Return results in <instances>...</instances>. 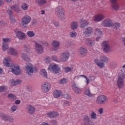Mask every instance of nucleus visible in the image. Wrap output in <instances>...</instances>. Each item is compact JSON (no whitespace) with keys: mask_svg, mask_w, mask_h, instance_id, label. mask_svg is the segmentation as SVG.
<instances>
[{"mask_svg":"<svg viewBox=\"0 0 125 125\" xmlns=\"http://www.w3.org/2000/svg\"><path fill=\"white\" fill-rule=\"evenodd\" d=\"M4 4V0H0V6L3 5Z\"/></svg>","mask_w":125,"mask_h":125,"instance_id":"obj_63","label":"nucleus"},{"mask_svg":"<svg viewBox=\"0 0 125 125\" xmlns=\"http://www.w3.org/2000/svg\"><path fill=\"white\" fill-rule=\"evenodd\" d=\"M14 32L19 40H25L27 37L24 32L21 31H19L17 28L15 29Z\"/></svg>","mask_w":125,"mask_h":125,"instance_id":"obj_13","label":"nucleus"},{"mask_svg":"<svg viewBox=\"0 0 125 125\" xmlns=\"http://www.w3.org/2000/svg\"><path fill=\"white\" fill-rule=\"evenodd\" d=\"M21 83V81L19 80H11L9 82V84L11 85V86H14L15 85H17V84H19Z\"/></svg>","mask_w":125,"mask_h":125,"instance_id":"obj_28","label":"nucleus"},{"mask_svg":"<svg viewBox=\"0 0 125 125\" xmlns=\"http://www.w3.org/2000/svg\"><path fill=\"white\" fill-rule=\"evenodd\" d=\"M9 116L3 113H0V117H1L2 120H3V121H4V122H7Z\"/></svg>","mask_w":125,"mask_h":125,"instance_id":"obj_34","label":"nucleus"},{"mask_svg":"<svg viewBox=\"0 0 125 125\" xmlns=\"http://www.w3.org/2000/svg\"><path fill=\"white\" fill-rule=\"evenodd\" d=\"M7 122H10V123H14V118L9 116V117L8 118Z\"/></svg>","mask_w":125,"mask_h":125,"instance_id":"obj_55","label":"nucleus"},{"mask_svg":"<svg viewBox=\"0 0 125 125\" xmlns=\"http://www.w3.org/2000/svg\"><path fill=\"white\" fill-rule=\"evenodd\" d=\"M79 77H83V78H84L85 79L86 81V84H88L90 82H92V81H94V80H95V77H94V76H90L88 78H87L86 76L81 75Z\"/></svg>","mask_w":125,"mask_h":125,"instance_id":"obj_26","label":"nucleus"},{"mask_svg":"<svg viewBox=\"0 0 125 125\" xmlns=\"http://www.w3.org/2000/svg\"><path fill=\"white\" fill-rule=\"evenodd\" d=\"M35 50L38 54H42L43 52V47L39 43V41L35 42Z\"/></svg>","mask_w":125,"mask_h":125,"instance_id":"obj_11","label":"nucleus"},{"mask_svg":"<svg viewBox=\"0 0 125 125\" xmlns=\"http://www.w3.org/2000/svg\"><path fill=\"white\" fill-rule=\"evenodd\" d=\"M3 62V65H4L5 67H11V64H10V62H11V58L10 57H7L5 58Z\"/></svg>","mask_w":125,"mask_h":125,"instance_id":"obj_20","label":"nucleus"},{"mask_svg":"<svg viewBox=\"0 0 125 125\" xmlns=\"http://www.w3.org/2000/svg\"><path fill=\"white\" fill-rule=\"evenodd\" d=\"M69 36L71 38H76L77 36V33L76 31H71L69 33Z\"/></svg>","mask_w":125,"mask_h":125,"instance_id":"obj_43","label":"nucleus"},{"mask_svg":"<svg viewBox=\"0 0 125 125\" xmlns=\"http://www.w3.org/2000/svg\"><path fill=\"white\" fill-rule=\"evenodd\" d=\"M64 98H65V99H70L71 98V96L68 95V94H64L63 95Z\"/></svg>","mask_w":125,"mask_h":125,"instance_id":"obj_56","label":"nucleus"},{"mask_svg":"<svg viewBox=\"0 0 125 125\" xmlns=\"http://www.w3.org/2000/svg\"><path fill=\"white\" fill-rule=\"evenodd\" d=\"M51 59L53 60V61H55V62H57L58 63H61L60 59H59L58 57L57 56H55V55L52 56Z\"/></svg>","mask_w":125,"mask_h":125,"instance_id":"obj_41","label":"nucleus"},{"mask_svg":"<svg viewBox=\"0 0 125 125\" xmlns=\"http://www.w3.org/2000/svg\"><path fill=\"white\" fill-rule=\"evenodd\" d=\"M8 97L11 98V99H13L14 100H16V96L13 95V94H9L8 95Z\"/></svg>","mask_w":125,"mask_h":125,"instance_id":"obj_50","label":"nucleus"},{"mask_svg":"<svg viewBox=\"0 0 125 125\" xmlns=\"http://www.w3.org/2000/svg\"><path fill=\"white\" fill-rule=\"evenodd\" d=\"M53 24L55 26V27H56L57 28H58V27L59 26V22L57 21H54Z\"/></svg>","mask_w":125,"mask_h":125,"instance_id":"obj_59","label":"nucleus"},{"mask_svg":"<svg viewBox=\"0 0 125 125\" xmlns=\"http://www.w3.org/2000/svg\"><path fill=\"white\" fill-rule=\"evenodd\" d=\"M94 62L98 65V67H99V68H104V66L105 65L104 62H100V60H99V59H95Z\"/></svg>","mask_w":125,"mask_h":125,"instance_id":"obj_30","label":"nucleus"},{"mask_svg":"<svg viewBox=\"0 0 125 125\" xmlns=\"http://www.w3.org/2000/svg\"><path fill=\"white\" fill-rule=\"evenodd\" d=\"M26 34L29 38H33L34 36H36L35 32L32 31H27Z\"/></svg>","mask_w":125,"mask_h":125,"instance_id":"obj_39","label":"nucleus"},{"mask_svg":"<svg viewBox=\"0 0 125 125\" xmlns=\"http://www.w3.org/2000/svg\"><path fill=\"white\" fill-rule=\"evenodd\" d=\"M10 8L12 10L14 9L15 11L17 13H19V12L21 11V9L20 8V6H19V5L16 4L15 5L11 6H10Z\"/></svg>","mask_w":125,"mask_h":125,"instance_id":"obj_29","label":"nucleus"},{"mask_svg":"<svg viewBox=\"0 0 125 125\" xmlns=\"http://www.w3.org/2000/svg\"><path fill=\"white\" fill-rule=\"evenodd\" d=\"M31 20H32V19L30 16L25 15L23 16L21 19V24H22L23 27L27 28V25L31 22Z\"/></svg>","mask_w":125,"mask_h":125,"instance_id":"obj_8","label":"nucleus"},{"mask_svg":"<svg viewBox=\"0 0 125 125\" xmlns=\"http://www.w3.org/2000/svg\"><path fill=\"white\" fill-rule=\"evenodd\" d=\"M102 49L104 52L108 53L111 51V45L108 41H104L101 44Z\"/></svg>","mask_w":125,"mask_h":125,"instance_id":"obj_7","label":"nucleus"},{"mask_svg":"<svg viewBox=\"0 0 125 125\" xmlns=\"http://www.w3.org/2000/svg\"><path fill=\"white\" fill-rule=\"evenodd\" d=\"M11 71L13 74L17 75V76L21 75L22 73V71H21V69H20V67L15 64L12 65Z\"/></svg>","mask_w":125,"mask_h":125,"instance_id":"obj_12","label":"nucleus"},{"mask_svg":"<svg viewBox=\"0 0 125 125\" xmlns=\"http://www.w3.org/2000/svg\"><path fill=\"white\" fill-rule=\"evenodd\" d=\"M51 88V85L50 83L48 82H43L42 84V92L46 93L50 90Z\"/></svg>","mask_w":125,"mask_h":125,"instance_id":"obj_9","label":"nucleus"},{"mask_svg":"<svg viewBox=\"0 0 125 125\" xmlns=\"http://www.w3.org/2000/svg\"><path fill=\"white\" fill-rule=\"evenodd\" d=\"M84 123H87V122L90 121L89 117L87 115H85L83 117Z\"/></svg>","mask_w":125,"mask_h":125,"instance_id":"obj_45","label":"nucleus"},{"mask_svg":"<svg viewBox=\"0 0 125 125\" xmlns=\"http://www.w3.org/2000/svg\"><path fill=\"white\" fill-rule=\"evenodd\" d=\"M24 48L25 52H29V50H30V47L29 46V45L27 44L24 45Z\"/></svg>","mask_w":125,"mask_h":125,"instance_id":"obj_51","label":"nucleus"},{"mask_svg":"<svg viewBox=\"0 0 125 125\" xmlns=\"http://www.w3.org/2000/svg\"><path fill=\"white\" fill-rule=\"evenodd\" d=\"M10 20L13 23H15V22H16V21H15V19H14V17H10Z\"/></svg>","mask_w":125,"mask_h":125,"instance_id":"obj_60","label":"nucleus"},{"mask_svg":"<svg viewBox=\"0 0 125 125\" xmlns=\"http://www.w3.org/2000/svg\"><path fill=\"white\" fill-rule=\"evenodd\" d=\"M78 52L82 56H85L87 53V50L83 47H81L79 49Z\"/></svg>","mask_w":125,"mask_h":125,"instance_id":"obj_23","label":"nucleus"},{"mask_svg":"<svg viewBox=\"0 0 125 125\" xmlns=\"http://www.w3.org/2000/svg\"><path fill=\"white\" fill-rule=\"evenodd\" d=\"M2 49L3 51H6L8 49V44L2 43Z\"/></svg>","mask_w":125,"mask_h":125,"instance_id":"obj_42","label":"nucleus"},{"mask_svg":"<svg viewBox=\"0 0 125 125\" xmlns=\"http://www.w3.org/2000/svg\"><path fill=\"white\" fill-rule=\"evenodd\" d=\"M59 116V114L57 112L55 111H50L46 113V117L50 118V119H54Z\"/></svg>","mask_w":125,"mask_h":125,"instance_id":"obj_19","label":"nucleus"},{"mask_svg":"<svg viewBox=\"0 0 125 125\" xmlns=\"http://www.w3.org/2000/svg\"><path fill=\"white\" fill-rule=\"evenodd\" d=\"M84 94L85 95L88 96V97H93V96H94V94L90 92V90H89V88H86L85 89Z\"/></svg>","mask_w":125,"mask_h":125,"instance_id":"obj_31","label":"nucleus"},{"mask_svg":"<svg viewBox=\"0 0 125 125\" xmlns=\"http://www.w3.org/2000/svg\"><path fill=\"white\" fill-rule=\"evenodd\" d=\"M70 57V54L69 52H64L63 53L60 54V60L61 62H67L69 60Z\"/></svg>","mask_w":125,"mask_h":125,"instance_id":"obj_10","label":"nucleus"},{"mask_svg":"<svg viewBox=\"0 0 125 125\" xmlns=\"http://www.w3.org/2000/svg\"><path fill=\"white\" fill-rule=\"evenodd\" d=\"M85 42L88 46H93L95 44V41L91 38L86 39Z\"/></svg>","mask_w":125,"mask_h":125,"instance_id":"obj_24","label":"nucleus"},{"mask_svg":"<svg viewBox=\"0 0 125 125\" xmlns=\"http://www.w3.org/2000/svg\"><path fill=\"white\" fill-rule=\"evenodd\" d=\"M40 74L45 79H47V72H46V70H45V69H41L40 72Z\"/></svg>","mask_w":125,"mask_h":125,"instance_id":"obj_32","label":"nucleus"},{"mask_svg":"<svg viewBox=\"0 0 125 125\" xmlns=\"http://www.w3.org/2000/svg\"><path fill=\"white\" fill-rule=\"evenodd\" d=\"M100 60L101 61V62H103V63H106V64H108V62H109L110 59L109 58L105 56H101L100 57Z\"/></svg>","mask_w":125,"mask_h":125,"instance_id":"obj_27","label":"nucleus"},{"mask_svg":"<svg viewBox=\"0 0 125 125\" xmlns=\"http://www.w3.org/2000/svg\"><path fill=\"white\" fill-rule=\"evenodd\" d=\"M26 110L28 113V114H30L32 115L36 111V108H35V106L34 105H27L26 106Z\"/></svg>","mask_w":125,"mask_h":125,"instance_id":"obj_21","label":"nucleus"},{"mask_svg":"<svg viewBox=\"0 0 125 125\" xmlns=\"http://www.w3.org/2000/svg\"><path fill=\"white\" fill-rule=\"evenodd\" d=\"M105 18V16L103 14H99L93 17V21L95 22H101Z\"/></svg>","mask_w":125,"mask_h":125,"instance_id":"obj_15","label":"nucleus"},{"mask_svg":"<svg viewBox=\"0 0 125 125\" xmlns=\"http://www.w3.org/2000/svg\"><path fill=\"white\" fill-rule=\"evenodd\" d=\"M36 2L39 5H43L46 3V0H36Z\"/></svg>","mask_w":125,"mask_h":125,"instance_id":"obj_38","label":"nucleus"},{"mask_svg":"<svg viewBox=\"0 0 125 125\" xmlns=\"http://www.w3.org/2000/svg\"><path fill=\"white\" fill-rule=\"evenodd\" d=\"M98 112L100 115H101V114H103V108H100L98 109Z\"/></svg>","mask_w":125,"mask_h":125,"instance_id":"obj_61","label":"nucleus"},{"mask_svg":"<svg viewBox=\"0 0 125 125\" xmlns=\"http://www.w3.org/2000/svg\"><path fill=\"white\" fill-rule=\"evenodd\" d=\"M48 71L53 72L54 74H59V73H61V68H60V66H59L58 64L55 63L50 64L48 66Z\"/></svg>","mask_w":125,"mask_h":125,"instance_id":"obj_4","label":"nucleus"},{"mask_svg":"<svg viewBox=\"0 0 125 125\" xmlns=\"http://www.w3.org/2000/svg\"><path fill=\"white\" fill-rule=\"evenodd\" d=\"M93 31H94V29H93V27L91 26H88L87 27H86L83 30V34L84 37H86V38H89L93 34Z\"/></svg>","mask_w":125,"mask_h":125,"instance_id":"obj_6","label":"nucleus"},{"mask_svg":"<svg viewBox=\"0 0 125 125\" xmlns=\"http://www.w3.org/2000/svg\"><path fill=\"white\" fill-rule=\"evenodd\" d=\"M7 88L5 86H0V92H2L4 90H6Z\"/></svg>","mask_w":125,"mask_h":125,"instance_id":"obj_54","label":"nucleus"},{"mask_svg":"<svg viewBox=\"0 0 125 125\" xmlns=\"http://www.w3.org/2000/svg\"><path fill=\"white\" fill-rule=\"evenodd\" d=\"M125 78V69L122 68L118 75V78L117 82V86L119 88H123L125 85L124 79Z\"/></svg>","mask_w":125,"mask_h":125,"instance_id":"obj_1","label":"nucleus"},{"mask_svg":"<svg viewBox=\"0 0 125 125\" xmlns=\"http://www.w3.org/2000/svg\"><path fill=\"white\" fill-rule=\"evenodd\" d=\"M7 53L9 55H12V56H17V55H18V51L11 47L8 48L7 50Z\"/></svg>","mask_w":125,"mask_h":125,"instance_id":"obj_16","label":"nucleus"},{"mask_svg":"<svg viewBox=\"0 0 125 125\" xmlns=\"http://www.w3.org/2000/svg\"><path fill=\"white\" fill-rule=\"evenodd\" d=\"M21 7L22 10H28V9L29 8V4L26 3H23L21 6Z\"/></svg>","mask_w":125,"mask_h":125,"instance_id":"obj_37","label":"nucleus"},{"mask_svg":"<svg viewBox=\"0 0 125 125\" xmlns=\"http://www.w3.org/2000/svg\"><path fill=\"white\" fill-rule=\"evenodd\" d=\"M62 69L65 73H69V72H71V71H72V68L70 67H64Z\"/></svg>","mask_w":125,"mask_h":125,"instance_id":"obj_44","label":"nucleus"},{"mask_svg":"<svg viewBox=\"0 0 125 125\" xmlns=\"http://www.w3.org/2000/svg\"><path fill=\"white\" fill-rule=\"evenodd\" d=\"M2 41V43H8V42H10L11 40L9 38H3Z\"/></svg>","mask_w":125,"mask_h":125,"instance_id":"obj_49","label":"nucleus"},{"mask_svg":"<svg viewBox=\"0 0 125 125\" xmlns=\"http://www.w3.org/2000/svg\"><path fill=\"white\" fill-rule=\"evenodd\" d=\"M6 14L10 16L12 14V11H11V10L8 9V10H7Z\"/></svg>","mask_w":125,"mask_h":125,"instance_id":"obj_58","label":"nucleus"},{"mask_svg":"<svg viewBox=\"0 0 125 125\" xmlns=\"http://www.w3.org/2000/svg\"><path fill=\"white\" fill-rule=\"evenodd\" d=\"M63 106H70V104L68 101H64L63 104Z\"/></svg>","mask_w":125,"mask_h":125,"instance_id":"obj_57","label":"nucleus"},{"mask_svg":"<svg viewBox=\"0 0 125 125\" xmlns=\"http://www.w3.org/2000/svg\"><path fill=\"white\" fill-rule=\"evenodd\" d=\"M56 15L60 20L63 21L65 20V11L62 6H58L55 9Z\"/></svg>","mask_w":125,"mask_h":125,"instance_id":"obj_2","label":"nucleus"},{"mask_svg":"<svg viewBox=\"0 0 125 125\" xmlns=\"http://www.w3.org/2000/svg\"><path fill=\"white\" fill-rule=\"evenodd\" d=\"M70 28L72 30H76L78 28V22H72L70 25Z\"/></svg>","mask_w":125,"mask_h":125,"instance_id":"obj_36","label":"nucleus"},{"mask_svg":"<svg viewBox=\"0 0 125 125\" xmlns=\"http://www.w3.org/2000/svg\"><path fill=\"white\" fill-rule=\"evenodd\" d=\"M94 34L95 36H97V38H96V41L98 42L102 39V36L103 35V33H102V31L100 30L99 28H96L94 30Z\"/></svg>","mask_w":125,"mask_h":125,"instance_id":"obj_14","label":"nucleus"},{"mask_svg":"<svg viewBox=\"0 0 125 125\" xmlns=\"http://www.w3.org/2000/svg\"><path fill=\"white\" fill-rule=\"evenodd\" d=\"M119 7H120V6L119 5V4H118V3L114 4L112 5L113 9H114V10H116V11H117V10H118V9H119Z\"/></svg>","mask_w":125,"mask_h":125,"instance_id":"obj_46","label":"nucleus"},{"mask_svg":"<svg viewBox=\"0 0 125 125\" xmlns=\"http://www.w3.org/2000/svg\"><path fill=\"white\" fill-rule=\"evenodd\" d=\"M81 25L80 26V28H84V27H86V25L88 23L85 20H83V19H81L80 20Z\"/></svg>","mask_w":125,"mask_h":125,"instance_id":"obj_35","label":"nucleus"},{"mask_svg":"<svg viewBox=\"0 0 125 125\" xmlns=\"http://www.w3.org/2000/svg\"><path fill=\"white\" fill-rule=\"evenodd\" d=\"M52 45L53 46V50H57V47H59L60 46V42L56 40H54L51 43Z\"/></svg>","mask_w":125,"mask_h":125,"instance_id":"obj_25","label":"nucleus"},{"mask_svg":"<svg viewBox=\"0 0 125 125\" xmlns=\"http://www.w3.org/2000/svg\"><path fill=\"white\" fill-rule=\"evenodd\" d=\"M0 25H2L3 26H4V25H6V22L3 21H0Z\"/></svg>","mask_w":125,"mask_h":125,"instance_id":"obj_62","label":"nucleus"},{"mask_svg":"<svg viewBox=\"0 0 125 125\" xmlns=\"http://www.w3.org/2000/svg\"><path fill=\"white\" fill-rule=\"evenodd\" d=\"M101 24L102 26H104V27H112V26H113V21L107 19L104 20Z\"/></svg>","mask_w":125,"mask_h":125,"instance_id":"obj_18","label":"nucleus"},{"mask_svg":"<svg viewBox=\"0 0 125 125\" xmlns=\"http://www.w3.org/2000/svg\"><path fill=\"white\" fill-rule=\"evenodd\" d=\"M108 100L107 96L104 95H100L97 97L96 102L97 104H105V103L108 102Z\"/></svg>","mask_w":125,"mask_h":125,"instance_id":"obj_5","label":"nucleus"},{"mask_svg":"<svg viewBox=\"0 0 125 125\" xmlns=\"http://www.w3.org/2000/svg\"><path fill=\"white\" fill-rule=\"evenodd\" d=\"M90 118L92 120H96L97 119V115L94 111H91Z\"/></svg>","mask_w":125,"mask_h":125,"instance_id":"obj_40","label":"nucleus"},{"mask_svg":"<svg viewBox=\"0 0 125 125\" xmlns=\"http://www.w3.org/2000/svg\"><path fill=\"white\" fill-rule=\"evenodd\" d=\"M38 41V42H39V43L42 44L44 46H48V43H47V42L45 41Z\"/></svg>","mask_w":125,"mask_h":125,"instance_id":"obj_48","label":"nucleus"},{"mask_svg":"<svg viewBox=\"0 0 125 125\" xmlns=\"http://www.w3.org/2000/svg\"><path fill=\"white\" fill-rule=\"evenodd\" d=\"M67 83V80H66V79L63 78L62 80H61V81H60V83H61V84H64V83Z\"/></svg>","mask_w":125,"mask_h":125,"instance_id":"obj_53","label":"nucleus"},{"mask_svg":"<svg viewBox=\"0 0 125 125\" xmlns=\"http://www.w3.org/2000/svg\"><path fill=\"white\" fill-rule=\"evenodd\" d=\"M63 93L61 90H55L53 92V95L54 98H59L60 96H62Z\"/></svg>","mask_w":125,"mask_h":125,"instance_id":"obj_22","label":"nucleus"},{"mask_svg":"<svg viewBox=\"0 0 125 125\" xmlns=\"http://www.w3.org/2000/svg\"><path fill=\"white\" fill-rule=\"evenodd\" d=\"M112 26L115 29H120V28H121V24H120V23H113Z\"/></svg>","mask_w":125,"mask_h":125,"instance_id":"obj_47","label":"nucleus"},{"mask_svg":"<svg viewBox=\"0 0 125 125\" xmlns=\"http://www.w3.org/2000/svg\"><path fill=\"white\" fill-rule=\"evenodd\" d=\"M21 57L23 60H26V61H27L28 62H30L31 59H30V58H28V56H27V54L25 53H21Z\"/></svg>","mask_w":125,"mask_h":125,"instance_id":"obj_33","label":"nucleus"},{"mask_svg":"<svg viewBox=\"0 0 125 125\" xmlns=\"http://www.w3.org/2000/svg\"><path fill=\"white\" fill-rule=\"evenodd\" d=\"M72 88L77 94H81L82 93V88L76 84V83H72Z\"/></svg>","mask_w":125,"mask_h":125,"instance_id":"obj_17","label":"nucleus"},{"mask_svg":"<svg viewBox=\"0 0 125 125\" xmlns=\"http://www.w3.org/2000/svg\"><path fill=\"white\" fill-rule=\"evenodd\" d=\"M15 103V104H19L20 103H21V101H20L19 100H16Z\"/></svg>","mask_w":125,"mask_h":125,"instance_id":"obj_64","label":"nucleus"},{"mask_svg":"<svg viewBox=\"0 0 125 125\" xmlns=\"http://www.w3.org/2000/svg\"><path fill=\"white\" fill-rule=\"evenodd\" d=\"M17 109H18L17 105H13L11 107L12 112H15V111H17Z\"/></svg>","mask_w":125,"mask_h":125,"instance_id":"obj_52","label":"nucleus"},{"mask_svg":"<svg viewBox=\"0 0 125 125\" xmlns=\"http://www.w3.org/2000/svg\"><path fill=\"white\" fill-rule=\"evenodd\" d=\"M25 71L28 76H33L34 72H37V67H34L32 63H29L25 67Z\"/></svg>","mask_w":125,"mask_h":125,"instance_id":"obj_3","label":"nucleus"}]
</instances>
